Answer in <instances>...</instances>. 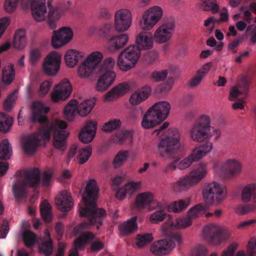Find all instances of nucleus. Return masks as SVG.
Returning a JSON list of instances; mask_svg holds the SVG:
<instances>
[{
  "instance_id": "1",
  "label": "nucleus",
  "mask_w": 256,
  "mask_h": 256,
  "mask_svg": "<svg viewBox=\"0 0 256 256\" xmlns=\"http://www.w3.org/2000/svg\"><path fill=\"white\" fill-rule=\"evenodd\" d=\"M49 110L50 108L44 106L40 101L35 102L32 104L31 122L44 124V128L26 136L22 139V147L28 154H34L38 146L48 141L52 133L54 134V146L60 150L66 149V140L70 134L66 130L67 124L59 119L48 120L46 114Z\"/></svg>"
},
{
  "instance_id": "2",
  "label": "nucleus",
  "mask_w": 256,
  "mask_h": 256,
  "mask_svg": "<svg viewBox=\"0 0 256 256\" xmlns=\"http://www.w3.org/2000/svg\"><path fill=\"white\" fill-rule=\"evenodd\" d=\"M99 192L98 186L94 179L88 181L82 194V202L79 204L78 211L82 216L87 218L74 230L75 234L81 232L82 230L94 226L99 229L102 225V218L106 216V212L102 208H97L96 200Z\"/></svg>"
},
{
  "instance_id": "3",
  "label": "nucleus",
  "mask_w": 256,
  "mask_h": 256,
  "mask_svg": "<svg viewBox=\"0 0 256 256\" xmlns=\"http://www.w3.org/2000/svg\"><path fill=\"white\" fill-rule=\"evenodd\" d=\"M153 36L140 32L136 38V44L130 45L118 56L116 64L122 72H127L134 68L140 56V50H149L153 46Z\"/></svg>"
},
{
  "instance_id": "4",
  "label": "nucleus",
  "mask_w": 256,
  "mask_h": 256,
  "mask_svg": "<svg viewBox=\"0 0 256 256\" xmlns=\"http://www.w3.org/2000/svg\"><path fill=\"white\" fill-rule=\"evenodd\" d=\"M211 122L209 116H200L190 129V138L199 143L209 140L212 138L214 140H218L221 137V130L218 128L212 126Z\"/></svg>"
},
{
  "instance_id": "5",
  "label": "nucleus",
  "mask_w": 256,
  "mask_h": 256,
  "mask_svg": "<svg viewBox=\"0 0 256 256\" xmlns=\"http://www.w3.org/2000/svg\"><path fill=\"white\" fill-rule=\"evenodd\" d=\"M46 4L40 0H32L30 4L32 16L36 22L46 21L49 28L55 30L56 22L62 17L63 12L58 6Z\"/></svg>"
},
{
  "instance_id": "6",
  "label": "nucleus",
  "mask_w": 256,
  "mask_h": 256,
  "mask_svg": "<svg viewBox=\"0 0 256 256\" xmlns=\"http://www.w3.org/2000/svg\"><path fill=\"white\" fill-rule=\"evenodd\" d=\"M208 172L207 163L200 162L188 174L180 178L178 180L174 182L172 184V190L176 192L188 190L204 179Z\"/></svg>"
},
{
  "instance_id": "7",
  "label": "nucleus",
  "mask_w": 256,
  "mask_h": 256,
  "mask_svg": "<svg viewBox=\"0 0 256 256\" xmlns=\"http://www.w3.org/2000/svg\"><path fill=\"white\" fill-rule=\"evenodd\" d=\"M115 64V60L108 57L96 68V74L98 78L94 86L96 92H104L114 84L116 78V74L113 70Z\"/></svg>"
},
{
  "instance_id": "8",
  "label": "nucleus",
  "mask_w": 256,
  "mask_h": 256,
  "mask_svg": "<svg viewBox=\"0 0 256 256\" xmlns=\"http://www.w3.org/2000/svg\"><path fill=\"white\" fill-rule=\"evenodd\" d=\"M40 172L38 168H34L26 170L22 180H16L14 184L12 192L18 200L24 198L26 194L27 186L36 188L40 183Z\"/></svg>"
},
{
  "instance_id": "9",
  "label": "nucleus",
  "mask_w": 256,
  "mask_h": 256,
  "mask_svg": "<svg viewBox=\"0 0 256 256\" xmlns=\"http://www.w3.org/2000/svg\"><path fill=\"white\" fill-rule=\"evenodd\" d=\"M181 146L180 134L176 130H168V135L158 142V153L160 158H170L176 154Z\"/></svg>"
},
{
  "instance_id": "10",
  "label": "nucleus",
  "mask_w": 256,
  "mask_h": 256,
  "mask_svg": "<svg viewBox=\"0 0 256 256\" xmlns=\"http://www.w3.org/2000/svg\"><path fill=\"white\" fill-rule=\"evenodd\" d=\"M103 58L102 52L98 50L93 51L88 54L76 68L78 76L82 80L90 78Z\"/></svg>"
},
{
  "instance_id": "11",
  "label": "nucleus",
  "mask_w": 256,
  "mask_h": 256,
  "mask_svg": "<svg viewBox=\"0 0 256 256\" xmlns=\"http://www.w3.org/2000/svg\"><path fill=\"white\" fill-rule=\"evenodd\" d=\"M164 16L163 8L158 5L146 9L139 20V26L144 31H150L160 22Z\"/></svg>"
},
{
  "instance_id": "12",
  "label": "nucleus",
  "mask_w": 256,
  "mask_h": 256,
  "mask_svg": "<svg viewBox=\"0 0 256 256\" xmlns=\"http://www.w3.org/2000/svg\"><path fill=\"white\" fill-rule=\"evenodd\" d=\"M202 196L207 203L211 204L214 202L220 204L226 198V188L217 182L206 183L204 186Z\"/></svg>"
},
{
  "instance_id": "13",
  "label": "nucleus",
  "mask_w": 256,
  "mask_h": 256,
  "mask_svg": "<svg viewBox=\"0 0 256 256\" xmlns=\"http://www.w3.org/2000/svg\"><path fill=\"white\" fill-rule=\"evenodd\" d=\"M175 29V22L172 18L164 20L156 28L154 34V40L158 44L169 42L172 38Z\"/></svg>"
},
{
  "instance_id": "14",
  "label": "nucleus",
  "mask_w": 256,
  "mask_h": 256,
  "mask_svg": "<svg viewBox=\"0 0 256 256\" xmlns=\"http://www.w3.org/2000/svg\"><path fill=\"white\" fill-rule=\"evenodd\" d=\"M62 62L61 54L56 51L50 52L44 58L42 64V70L48 76H54L60 71Z\"/></svg>"
},
{
  "instance_id": "15",
  "label": "nucleus",
  "mask_w": 256,
  "mask_h": 256,
  "mask_svg": "<svg viewBox=\"0 0 256 256\" xmlns=\"http://www.w3.org/2000/svg\"><path fill=\"white\" fill-rule=\"evenodd\" d=\"M73 37L74 32L70 27H62L53 32L51 37V45L54 49L62 48L69 44Z\"/></svg>"
},
{
  "instance_id": "16",
  "label": "nucleus",
  "mask_w": 256,
  "mask_h": 256,
  "mask_svg": "<svg viewBox=\"0 0 256 256\" xmlns=\"http://www.w3.org/2000/svg\"><path fill=\"white\" fill-rule=\"evenodd\" d=\"M132 14L128 8H122L116 10L114 14V26L116 31L124 32L132 24Z\"/></svg>"
},
{
  "instance_id": "17",
  "label": "nucleus",
  "mask_w": 256,
  "mask_h": 256,
  "mask_svg": "<svg viewBox=\"0 0 256 256\" xmlns=\"http://www.w3.org/2000/svg\"><path fill=\"white\" fill-rule=\"evenodd\" d=\"M72 90L70 81L66 78L63 79L54 86L50 94V99L54 102L64 100L69 97Z\"/></svg>"
},
{
  "instance_id": "18",
  "label": "nucleus",
  "mask_w": 256,
  "mask_h": 256,
  "mask_svg": "<svg viewBox=\"0 0 256 256\" xmlns=\"http://www.w3.org/2000/svg\"><path fill=\"white\" fill-rule=\"evenodd\" d=\"M222 230V228L216 224H210L206 226L202 232L204 240L212 246L220 244V240L218 237Z\"/></svg>"
},
{
  "instance_id": "19",
  "label": "nucleus",
  "mask_w": 256,
  "mask_h": 256,
  "mask_svg": "<svg viewBox=\"0 0 256 256\" xmlns=\"http://www.w3.org/2000/svg\"><path fill=\"white\" fill-rule=\"evenodd\" d=\"M134 204L135 206L140 210H143L146 208H148V209L150 207L155 205L160 207L161 202L156 200L152 193L146 192L137 194L135 198Z\"/></svg>"
},
{
  "instance_id": "20",
  "label": "nucleus",
  "mask_w": 256,
  "mask_h": 256,
  "mask_svg": "<svg viewBox=\"0 0 256 256\" xmlns=\"http://www.w3.org/2000/svg\"><path fill=\"white\" fill-rule=\"evenodd\" d=\"M140 181H128L115 190V195L118 200L125 199L127 196H132L141 188Z\"/></svg>"
},
{
  "instance_id": "21",
  "label": "nucleus",
  "mask_w": 256,
  "mask_h": 256,
  "mask_svg": "<svg viewBox=\"0 0 256 256\" xmlns=\"http://www.w3.org/2000/svg\"><path fill=\"white\" fill-rule=\"evenodd\" d=\"M98 123L94 120L86 121L78 134L80 140L83 143L88 144L94 140L97 130Z\"/></svg>"
},
{
  "instance_id": "22",
  "label": "nucleus",
  "mask_w": 256,
  "mask_h": 256,
  "mask_svg": "<svg viewBox=\"0 0 256 256\" xmlns=\"http://www.w3.org/2000/svg\"><path fill=\"white\" fill-rule=\"evenodd\" d=\"M220 168L230 176H236L241 174L242 164L237 158H227L222 162Z\"/></svg>"
},
{
  "instance_id": "23",
  "label": "nucleus",
  "mask_w": 256,
  "mask_h": 256,
  "mask_svg": "<svg viewBox=\"0 0 256 256\" xmlns=\"http://www.w3.org/2000/svg\"><path fill=\"white\" fill-rule=\"evenodd\" d=\"M174 244L166 238L154 242L150 246V251L156 256L168 254L174 248Z\"/></svg>"
},
{
  "instance_id": "24",
  "label": "nucleus",
  "mask_w": 256,
  "mask_h": 256,
  "mask_svg": "<svg viewBox=\"0 0 256 256\" xmlns=\"http://www.w3.org/2000/svg\"><path fill=\"white\" fill-rule=\"evenodd\" d=\"M129 90V85L126 83L119 84L103 96V100L105 102L114 101L120 97L124 96Z\"/></svg>"
},
{
  "instance_id": "25",
  "label": "nucleus",
  "mask_w": 256,
  "mask_h": 256,
  "mask_svg": "<svg viewBox=\"0 0 256 256\" xmlns=\"http://www.w3.org/2000/svg\"><path fill=\"white\" fill-rule=\"evenodd\" d=\"M56 204L61 211H70L74 206V200L71 194L66 190L60 192L56 198Z\"/></svg>"
},
{
  "instance_id": "26",
  "label": "nucleus",
  "mask_w": 256,
  "mask_h": 256,
  "mask_svg": "<svg viewBox=\"0 0 256 256\" xmlns=\"http://www.w3.org/2000/svg\"><path fill=\"white\" fill-rule=\"evenodd\" d=\"M151 92L150 87L145 86L133 92L129 98L128 102L132 106L139 105L148 98Z\"/></svg>"
},
{
  "instance_id": "27",
  "label": "nucleus",
  "mask_w": 256,
  "mask_h": 256,
  "mask_svg": "<svg viewBox=\"0 0 256 256\" xmlns=\"http://www.w3.org/2000/svg\"><path fill=\"white\" fill-rule=\"evenodd\" d=\"M94 237V234L90 232L82 233L74 241V248L70 251L68 256H78V251L84 248L86 244Z\"/></svg>"
},
{
  "instance_id": "28",
  "label": "nucleus",
  "mask_w": 256,
  "mask_h": 256,
  "mask_svg": "<svg viewBox=\"0 0 256 256\" xmlns=\"http://www.w3.org/2000/svg\"><path fill=\"white\" fill-rule=\"evenodd\" d=\"M128 40V36L126 34L110 38L108 40L109 50L112 52H114L119 50L127 44Z\"/></svg>"
},
{
  "instance_id": "29",
  "label": "nucleus",
  "mask_w": 256,
  "mask_h": 256,
  "mask_svg": "<svg viewBox=\"0 0 256 256\" xmlns=\"http://www.w3.org/2000/svg\"><path fill=\"white\" fill-rule=\"evenodd\" d=\"M156 209L158 210L150 214L148 216L149 222L152 224H160L164 221L167 216H169L166 212L162 202H161V206L160 207L155 205L154 206L150 207L148 210L152 211Z\"/></svg>"
},
{
  "instance_id": "30",
  "label": "nucleus",
  "mask_w": 256,
  "mask_h": 256,
  "mask_svg": "<svg viewBox=\"0 0 256 256\" xmlns=\"http://www.w3.org/2000/svg\"><path fill=\"white\" fill-rule=\"evenodd\" d=\"M150 108L162 122L169 115L171 105L167 101H160L154 104Z\"/></svg>"
},
{
  "instance_id": "31",
  "label": "nucleus",
  "mask_w": 256,
  "mask_h": 256,
  "mask_svg": "<svg viewBox=\"0 0 256 256\" xmlns=\"http://www.w3.org/2000/svg\"><path fill=\"white\" fill-rule=\"evenodd\" d=\"M241 200L245 203L250 200L256 203V182H249L244 186L241 192Z\"/></svg>"
},
{
  "instance_id": "32",
  "label": "nucleus",
  "mask_w": 256,
  "mask_h": 256,
  "mask_svg": "<svg viewBox=\"0 0 256 256\" xmlns=\"http://www.w3.org/2000/svg\"><path fill=\"white\" fill-rule=\"evenodd\" d=\"M213 146L212 142H207L194 148L188 155L193 162H196L211 151Z\"/></svg>"
},
{
  "instance_id": "33",
  "label": "nucleus",
  "mask_w": 256,
  "mask_h": 256,
  "mask_svg": "<svg viewBox=\"0 0 256 256\" xmlns=\"http://www.w3.org/2000/svg\"><path fill=\"white\" fill-rule=\"evenodd\" d=\"M83 56V52L76 49H69L66 52L64 59L66 65L68 68H73L78 64Z\"/></svg>"
},
{
  "instance_id": "34",
  "label": "nucleus",
  "mask_w": 256,
  "mask_h": 256,
  "mask_svg": "<svg viewBox=\"0 0 256 256\" xmlns=\"http://www.w3.org/2000/svg\"><path fill=\"white\" fill-rule=\"evenodd\" d=\"M162 122L150 108L142 118L141 126L144 129H150L155 127Z\"/></svg>"
},
{
  "instance_id": "35",
  "label": "nucleus",
  "mask_w": 256,
  "mask_h": 256,
  "mask_svg": "<svg viewBox=\"0 0 256 256\" xmlns=\"http://www.w3.org/2000/svg\"><path fill=\"white\" fill-rule=\"evenodd\" d=\"M136 220V217L134 216L120 224L118 226L120 234L123 236H126L136 231L138 228Z\"/></svg>"
},
{
  "instance_id": "36",
  "label": "nucleus",
  "mask_w": 256,
  "mask_h": 256,
  "mask_svg": "<svg viewBox=\"0 0 256 256\" xmlns=\"http://www.w3.org/2000/svg\"><path fill=\"white\" fill-rule=\"evenodd\" d=\"M95 98L87 100L78 104V114L82 117L87 116L96 104Z\"/></svg>"
},
{
  "instance_id": "37",
  "label": "nucleus",
  "mask_w": 256,
  "mask_h": 256,
  "mask_svg": "<svg viewBox=\"0 0 256 256\" xmlns=\"http://www.w3.org/2000/svg\"><path fill=\"white\" fill-rule=\"evenodd\" d=\"M78 102L76 100H70L66 106L64 113L67 120H72L78 113Z\"/></svg>"
},
{
  "instance_id": "38",
  "label": "nucleus",
  "mask_w": 256,
  "mask_h": 256,
  "mask_svg": "<svg viewBox=\"0 0 256 256\" xmlns=\"http://www.w3.org/2000/svg\"><path fill=\"white\" fill-rule=\"evenodd\" d=\"M190 198L181 199L172 202L169 206V210L174 213H180L184 210L190 204Z\"/></svg>"
},
{
  "instance_id": "39",
  "label": "nucleus",
  "mask_w": 256,
  "mask_h": 256,
  "mask_svg": "<svg viewBox=\"0 0 256 256\" xmlns=\"http://www.w3.org/2000/svg\"><path fill=\"white\" fill-rule=\"evenodd\" d=\"M45 238L46 240L39 245V250L42 254L46 256H49L52 254L53 251V246L52 240L50 239V234L48 230L44 231Z\"/></svg>"
},
{
  "instance_id": "40",
  "label": "nucleus",
  "mask_w": 256,
  "mask_h": 256,
  "mask_svg": "<svg viewBox=\"0 0 256 256\" xmlns=\"http://www.w3.org/2000/svg\"><path fill=\"white\" fill-rule=\"evenodd\" d=\"M208 209V206L204 204H200L190 208L188 212V216L192 220L204 214Z\"/></svg>"
},
{
  "instance_id": "41",
  "label": "nucleus",
  "mask_w": 256,
  "mask_h": 256,
  "mask_svg": "<svg viewBox=\"0 0 256 256\" xmlns=\"http://www.w3.org/2000/svg\"><path fill=\"white\" fill-rule=\"evenodd\" d=\"M12 45L14 48L18 50L22 49L26 46V40L24 30H19L16 32Z\"/></svg>"
},
{
  "instance_id": "42",
  "label": "nucleus",
  "mask_w": 256,
  "mask_h": 256,
  "mask_svg": "<svg viewBox=\"0 0 256 256\" xmlns=\"http://www.w3.org/2000/svg\"><path fill=\"white\" fill-rule=\"evenodd\" d=\"M92 153V147L86 146L79 148L78 150L76 159L80 164L86 163L90 157Z\"/></svg>"
},
{
  "instance_id": "43",
  "label": "nucleus",
  "mask_w": 256,
  "mask_h": 256,
  "mask_svg": "<svg viewBox=\"0 0 256 256\" xmlns=\"http://www.w3.org/2000/svg\"><path fill=\"white\" fill-rule=\"evenodd\" d=\"M2 80L7 84H10L13 81L14 76L15 72L14 70V66L12 64H9L5 66L2 70Z\"/></svg>"
},
{
  "instance_id": "44",
  "label": "nucleus",
  "mask_w": 256,
  "mask_h": 256,
  "mask_svg": "<svg viewBox=\"0 0 256 256\" xmlns=\"http://www.w3.org/2000/svg\"><path fill=\"white\" fill-rule=\"evenodd\" d=\"M192 220L188 218L178 217L174 220L170 222V226L176 229H184L190 226Z\"/></svg>"
},
{
  "instance_id": "45",
  "label": "nucleus",
  "mask_w": 256,
  "mask_h": 256,
  "mask_svg": "<svg viewBox=\"0 0 256 256\" xmlns=\"http://www.w3.org/2000/svg\"><path fill=\"white\" fill-rule=\"evenodd\" d=\"M199 6L204 10L210 11L213 14L217 13L220 9L216 0H200Z\"/></svg>"
},
{
  "instance_id": "46",
  "label": "nucleus",
  "mask_w": 256,
  "mask_h": 256,
  "mask_svg": "<svg viewBox=\"0 0 256 256\" xmlns=\"http://www.w3.org/2000/svg\"><path fill=\"white\" fill-rule=\"evenodd\" d=\"M52 208L46 200L42 202L40 205V214L42 219L46 222H49L52 218Z\"/></svg>"
},
{
  "instance_id": "47",
  "label": "nucleus",
  "mask_w": 256,
  "mask_h": 256,
  "mask_svg": "<svg viewBox=\"0 0 256 256\" xmlns=\"http://www.w3.org/2000/svg\"><path fill=\"white\" fill-rule=\"evenodd\" d=\"M154 240L152 235L150 233L138 234L136 238V244L140 248H142L150 244Z\"/></svg>"
},
{
  "instance_id": "48",
  "label": "nucleus",
  "mask_w": 256,
  "mask_h": 256,
  "mask_svg": "<svg viewBox=\"0 0 256 256\" xmlns=\"http://www.w3.org/2000/svg\"><path fill=\"white\" fill-rule=\"evenodd\" d=\"M13 124L12 118L7 116L3 113L0 114V132H7Z\"/></svg>"
},
{
  "instance_id": "49",
  "label": "nucleus",
  "mask_w": 256,
  "mask_h": 256,
  "mask_svg": "<svg viewBox=\"0 0 256 256\" xmlns=\"http://www.w3.org/2000/svg\"><path fill=\"white\" fill-rule=\"evenodd\" d=\"M12 154V148L7 139L2 140L0 146V158L8 159Z\"/></svg>"
},
{
  "instance_id": "50",
  "label": "nucleus",
  "mask_w": 256,
  "mask_h": 256,
  "mask_svg": "<svg viewBox=\"0 0 256 256\" xmlns=\"http://www.w3.org/2000/svg\"><path fill=\"white\" fill-rule=\"evenodd\" d=\"M128 156V152L126 150L120 151L116 155L112 164L114 168L120 167L126 160Z\"/></svg>"
},
{
  "instance_id": "51",
  "label": "nucleus",
  "mask_w": 256,
  "mask_h": 256,
  "mask_svg": "<svg viewBox=\"0 0 256 256\" xmlns=\"http://www.w3.org/2000/svg\"><path fill=\"white\" fill-rule=\"evenodd\" d=\"M133 138L132 134L130 132H122L115 136L114 140L117 142L130 144Z\"/></svg>"
},
{
  "instance_id": "52",
  "label": "nucleus",
  "mask_w": 256,
  "mask_h": 256,
  "mask_svg": "<svg viewBox=\"0 0 256 256\" xmlns=\"http://www.w3.org/2000/svg\"><path fill=\"white\" fill-rule=\"evenodd\" d=\"M20 0H4L3 4L4 11L8 14L14 13L16 10Z\"/></svg>"
},
{
  "instance_id": "53",
  "label": "nucleus",
  "mask_w": 256,
  "mask_h": 256,
  "mask_svg": "<svg viewBox=\"0 0 256 256\" xmlns=\"http://www.w3.org/2000/svg\"><path fill=\"white\" fill-rule=\"evenodd\" d=\"M256 209V206L252 204L240 205L235 208V212L239 215L244 216L253 212Z\"/></svg>"
},
{
  "instance_id": "54",
  "label": "nucleus",
  "mask_w": 256,
  "mask_h": 256,
  "mask_svg": "<svg viewBox=\"0 0 256 256\" xmlns=\"http://www.w3.org/2000/svg\"><path fill=\"white\" fill-rule=\"evenodd\" d=\"M52 85V82L50 80H46L41 82L38 87V94L40 97H44L49 92Z\"/></svg>"
},
{
  "instance_id": "55",
  "label": "nucleus",
  "mask_w": 256,
  "mask_h": 256,
  "mask_svg": "<svg viewBox=\"0 0 256 256\" xmlns=\"http://www.w3.org/2000/svg\"><path fill=\"white\" fill-rule=\"evenodd\" d=\"M42 57V52L40 50L37 48H32L29 53V62L32 66L37 64Z\"/></svg>"
},
{
  "instance_id": "56",
  "label": "nucleus",
  "mask_w": 256,
  "mask_h": 256,
  "mask_svg": "<svg viewBox=\"0 0 256 256\" xmlns=\"http://www.w3.org/2000/svg\"><path fill=\"white\" fill-rule=\"evenodd\" d=\"M247 89L244 90H242L240 87L235 86L232 87L230 91L228 99L230 101H234L242 95H246L247 92Z\"/></svg>"
},
{
  "instance_id": "57",
  "label": "nucleus",
  "mask_w": 256,
  "mask_h": 256,
  "mask_svg": "<svg viewBox=\"0 0 256 256\" xmlns=\"http://www.w3.org/2000/svg\"><path fill=\"white\" fill-rule=\"evenodd\" d=\"M25 244L28 247H30L37 241L36 236L30 231H26L23 235Z\"/></svg>"
},
{
  "instance_id": "58",
  "label": "nucleus",
  "mask_w": 256,
  "mask_h": 256,
  "mask_svg": "<svg viewBox=\"0 0 256 256\" xmlns=\"http://www.w3.org/2000/svg\"><path fill=\"white\" fill-rule=\"evenodd\" d=\"M54 175V171L52 169H48L44 171L41 180L44 186L48 187L50 186Z\"/></svg>"
},
{
  "instance_id": "59",
  "label": "nucleus",
  "mask_w": 256,
  "mask_h": 256,
  "mask_svg": "<svg viewBox=\"0 0 256 256\" xmlns=\"http://www.w3.org/2000/svg\"><path fill=\"white\" fill-rule=\"evenodd\" d=\"M17 91H14L6 99L4 103V108L6 110L10 111L12 108L15 104L17 99Z\"/></svg>"
},
{
  "instance_id": "60",
  "label": "nucleus",
  "mask_w": 256,
  "mask_h": 256,
  "mask_svg": "<svg viewBox=\"0 0 256 256\" xmlns=\"http://www.w3.org/2000/svg\"><path fill=\"white\" fill-rule=\"evenodd\" d=\"M178 169L180 170H184L190 168L193 162L188 156L183 159H176Z\"/></svg>"
},
{
  "instance_id": "61",
  "label": "nucleus",
  "mask_w": 256,
  "mask_h": 256,
  "mask_svg": "<svg viewBox=\"0 0 256 256\" xmlns=\"http://www.w3.org/2000/svg\"><path fill=\"white\" fill-rule=\"evenodd\" d=\"M121 122L119 120H112L106 123L103 126V130L106 132H110L118 128Z\"/></svg>"
},
{
  "instance_id": "62",
  "label": "nucleus",
  "mask_w": 256,
  "mask_h": 256,
  "mask_svg": "<svg viewBox=\"0 0 256 256\" xmlns=\"http://www.w3.org/2000/svg\"><path fill=\"white\" fill-rule=\"evenodd\" d=\"M168 76L166 70L161 71H154L150 74L151 79L156 82L164 80Z\"/></svg>"
},
{
  "instance_id": "63",
  "label": "nucleus",
  "mask_w": 256,
  "mask_h": 256,
  "mask_svg": "<svg viewBox=\"0 0 256 256\" xmlns=\"http://www.w3.org/2000/svg\"><path fill=\"white\" fill-rule=\"evenodd\" d=\"M246 253L248 256H256V238H251L248 241Z\"/></svg>"
},
{
  "instance_id": "64",
  "label": "nucleus",
  "mask_w": 256,
  "mask_h": 256,
  "mask_svg": "<svg viewBox=\"0 0 256 256\" xmlns=\"http://www.w3.org/2000/svg\"><path fill=\"white\" fill-rule=\"evenodd\" d=\"M256 224V219H250L240 222L236 226L239 230H244L253 226Z\"/></svg>"
}]
</instances>
